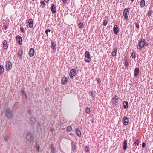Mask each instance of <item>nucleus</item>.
<instances>
[{"label": "nucleus", "mask_w": 153, "mask_h": 153, "mask_svg": "<svg viewBox=\"0 0 153 153\" xmlns=\"http://www.w3.org/2000/svg\"><path fill=\"white\" fill-rule=\"evenodd\" d=\"M56 7H55L54 4H51V10L52 12L54 14L56 13Z\"/></svg>", "instance_id": "9d476101"}, {"label": "nucleus", "mask_w": 153, "mask_h": 153, "mask_svg": "<svg viewBox=\"0 0 153 153\" xmlns=\"http://www.w3.org/2000/svg\"><path fill=\"white\" fill-rule=\"evenodd\" d=\"M5 29H6L7 27H5Z\"/></svg>", "instance_id": "864d4df0"}, {"label": "nucleus", "mask_w": 153, "mask_h": 153, "mask_svg": "<svg viewBox=\"0 0 153 153\" xmlns=\"http://www.w3.org/2000/svg\"><path fill=\"white\" fill-rule=\"evenodd\" d=\"M90 112V109L88 107H87L86 108V112L88 114H89Z\"/></svg>", "instance_id": "cd10ccee"}, {"label": "nucleus", "mask_w": 153, "mask_h": 153, "mask_svg": "<svg viewBox=\"0 0 153 153\" xmlns=\"http://www.w3.org/2000/svg\"><path fill=\"white\" fill-rule=\"evenodd\" d=\"M113 30L115 34H117L118 33L119 29L117 25L114 26Z\"/></svg>", "instance_id": "ddd939ff"}, {"label": "nucleus", "mask_w": 153, "mask_h": 153, "mask_svg": "<svg viewBox=\"0 0 153 153\" xmlns=\"http://www.w3.org/2000/svg\"><path fill=\"white\" fill-rule=\"evenodd\" d=\"M113 103L114 105L117 104L119 101V98L117 96H114L112 98Z\"/></svg>", "instance_id": "20e7f679"}, {"label": "nucleus", "mask_w": 153, "mask_h": 153, "mask_svg": "<svg viewBox=\"0 0 153 153\" xmlns=\"http://www.w3.org/2000/svg\"><path fill=\"white\" fill-rule=\"evenodd\" d=\"M34 50L33 48H31L29 51V55L30 57L33 56L34 53Z\"/></svg>", "instance_id": "2eb2a0df"}, {"label": "nucleus", "mask_w": 153, "mask_h": 153, "mask_svg": "<svg viewBox=\"0 0 153 153\" xmlns=\"http://www.w3.org/2000/svg\"><path fill=\"white\" fill-rule=\"evenodd\" d=\"M51 46L52 48L53 47V48H55L56 46L55 43L53 42H52L51 43Z\"/></svg>", "instance_id": "c85d7f7f"}, {"label": "nucleus", "mask_w": 153, "mask_h": 153, "mask_svg": "<svg viewBox=\"0 0 153 153\" xmlns=\"http://www.w3.org/2000/svg\"><path fill=\"white\" fill-rule=\"evenodd\" d=\"M35 120L34 118H31L30 120V123L31 124L33 125V124L35 122Z\"/></svg>", "instance_id": "393cba45"}, {"label": "nucleus", "mask_w": 153, "mask_h": 153, "mask_svg": "<svg viewBox=\"0 0 153 153\" xmlns=\"http://www.w3.org/2000/svg\"><path fill=\"white\" fill-rule=\"evenodd\" d=\"M129 14V11L128 9L126 8L124 10L123 16L124 17L128 18Z\"/></svg>", "instance_id": "1a4fd4ad"}, {"label": "nucleus", "mask_w": 153, "mask_h": 153, "mask_svg": "<svg viewBox=\"0 0 153 153\" xmlns=\"http://www.w3.org/2000/svg\"><path fill=\"white\" fill-rule=\"evenodd\" d=\"M124 146H123V149L124 150H126V149L127 147V141L126 140H125L124 141Z\"/></svg>", "instance_id": "5701e85b"}, {"label": "nucleus", "mask_w": 153, "mask_h": 153, "mask_svg": "<svg viewBox=\"0 0 153 153\" xmlns=\"http://www.w3.org/2000/svg\"><path fill=\"white\" fill-rule=\"evenodd\" d=\"M117 50V49H115L114 50V51L112 52L111 54L113 56H116Z\"/></svg>", "instance_id": "a878e982"}, {"label": "nucleus", "mask_w": 153, "mask_h": 153, "mask_svg": "<svg viewBox=\"0 0 153 153\" xmlns=\"http://www.w3.org/2000/svg\"><path fill=\"white\" fill-rule=\"evenodd\" d=\"M134 143L135 144H137V145H139L138 141L137 140L135 141Z\"/></svg>", "instance_id": "a19ab883"}, {"label": "nucleus", "mask_w": 153, "mask_h": 153, "mask_svg": "<svg viewBox=\"0 0 153 153\" xmlns=\"http://www.w3.org/2000/svg\"><path fill=\"white\" fill-rule=\"evenodd\" d=\"M85 150L86 152H89L90 151L89 148L87 146H85Z\"/></svg>", "instance_id": "7c9ffc66"}, {"label": "nucleus", "mask_w": 153, "mask_h": 153, "mask_svg": "<svg viewBox=\"0 0 153 153\" xmlns=\"http://www.w3.org/2000/svg\"><path fill=\"white\" fill-rule=\"evenodd\" d=\"M85 61L87 62H89L91 61V59L89 52L88 51H86L85 53Z\"/></svg>", "instance_id": "7ed1b4c3"}, {"label": "nucleus", "mask_w": 153, "mask_h": 153, "mask_svg": "<svg viewBox=\"0 0 153 153\" xmlns=\"http://www.w3.org/2000/svg\"><path fill=\"white\" fill-rule=\"evenodd\" d=\"M67 0H62V1L63 3H66L67 2Z\"/></svg>", "instance_id": "49530a36"}, {"label": "nucleus", "mask_w": 153, "mask_h": 153, "mask_svg": "<svg viewBox=\"0 0 153 153\" xmlns=\"http://www.w3.org/2000/svg\"><path fill=\"white\" fill-rule=\"evenodd\" d=\"M51 31V30H50L49 29H47L46 31H45V32H46V34H48V32H50Z\"/></svg>", "instance_id": "79ce46f5"}, {"label": "nucleus", "mask_w": 153, "mask_h": 153, "mask_svg": "<svg viewBox=\"0 0 153 153\" xmlns=\"http://www.w3.org/2000/svg\"><path fill=\"white\" fill-rule=\"evenodd\" d=\"M67 78L66 77H63L62 78L61 80L62 83L63 84H66L67 82Z\"/></svg>", "instance_id": "f8f14e48"}, {"label": "nucleus", "mask_w": 153, "mask_h": 153, "mask_svg": "<svg viewBox=\"0 0 153 153\" xmlns=\"http://www.w3.org/2000/svg\"><path fill=\"white\" fill-rule=\"evenodd\" d=\"M4 140L6 142H7L9 140V137L7 136H5L4 138Z\"/></svg>", "instance_id": "2f4dec72"}, {"label": "nucleus", "mask_w": 153, "mask_h": 153, "mask_svg": "<svg viewBox=\"0 0 153 153\" xmlns=\"http://www.w3.org/2000/svg\"><path fill=\"white\" fill-rule=\"evenodd\" d=\"M72 145H73V146H72V148L73 151H75L76 149V146L74 145V143L73 142H72Z\"/></svg>", "instance_id": "bb28decb"}, {"label": "nucleus", "mask_w": 153, "mask_h": 153, "mask_svg": "<svg viewBox=\"0 0 153 153\" xmlns=\"http://www.w3.org/2000/svg\"><path fill=\"white\" fill-rule=\"evenodd\" d=\"M145 46H146V47L147 46H148V45H145Z\"/></svg>", "instance_id": "3c124183"}, {"label": "nucleus", "mask_w": 153, "mask_h": 153, "mask_svg": "<svg viewBox=\"0 0 153 153\" xmlns=\"http://www.w3.org/2000/svg\"><path fill=\"white\" fill-rule=\"evenodd\" d=\"M135 54L134 52L132 53V54H131V56L133 58V59L135 58Z\"/></svg>", "instance_id": "72a5a7b5"}, {"label": "nucleus", "mask_w": 153, "mask_h": 153, "mask_svg": "<svg viewBox=\"0 0 153 153\" xmlns=\"http://www.w3.org/2000/svg\"><path fill=\"white\" fill-rule=\"evenodd\" d=\"M22 94H23L25 96V98L26 99H27V96L26 94L25 93V92L24 91H22Z\"/></svg>", "instance_id": "473e14b6"}, {"label": "nucleus", "mask_w": 153, "mask_h": 153, "mask_svg": "<svg viewBox=\"0 0 153 153\" xmlns=\"http://www.w3.org/2000/svg\"><path fill=\"white\" fill-rule=\"evenodd\" d=\"M135 25H136V27L137 28H139V25L137 23H136L135 24Z\"/></svg>", "instance_id": "c03bdc74"}, {"label": "nucleus", "mask_w": 153, "mask_h": 153, "mask_svg": "<svg viewBox=\"0 0 153 153\" xmlns=\"http://www.w3.org/2000/svg\"><path fill=\"white\" fill-rule=\"evenodd\" d=\"M4 66L1 65H0V74H2L4 71Z\"/></svg>", "instance_id": "a211bd4d"}, {"label": "nucleus", "mask_w": 153, "mask_h": 153, "mask_svg": "<svg viewBox=\"0 0 153 153\" xmlns=\"http://www.w3.org/2000/svg\"><path fill=\"white\" fill-rule=\"evenodd\" d=\"M41 3L42 4H43L44 5H45V2L44 1H42L41 2Z\"/></svg>", "instance_id": "de8ad7c7"}, {"label": "nucleus", "mask_w": 153, "mask_h": 153, "mask_svg": "<svg viewBox=\"0 0 153 153\" xmlns=\"http://www.w3.org/2000/svg\"><path fill=\"white\" fill-rule=\"evenodd\" d=\"M151 10L149 11L148 13V15L149 16H150L151 15Z\"/></svg>", "instance_id": "4c0bfd02"}, {"label": "nucleus", "mask_w": 153, "mask_h": 153, "mask_svg": "<svg viewBox=\"0 0 153 153\" xmlns=\"http://www.w3.org/2000/svg\"><path fill=\"white\" fill-rule=\"evenodd\" d=\"M67 129L68 131H70L72 130V128L71 126H68L67 127Z\"/></svg>", "instance_id": "c756f323"}, {"label": "nucleus", "mask_w": 153, "mask_h": 153, "mask_svg": "<svg viewBox=\"0 0 153 153\" xmlns=\"http://www.w3.org/2000/svg\"><path fill=\"white\" fill-rule=\"evenodd\" d=\"M46 2H48L49 1V0H44Z\"/></svg>", "instance_id": "8fccbe9b"}, {"label": "nucleus", "mask_w": 153, "mask_h": 153, "mask_svg": "<svg viewBox=\"0 0 153 153\" xmlns=\"http://www.w3.org/2000/svg\"><path fill=\"white\" fill-rule=\"evenodd\" d=\"M125 65H126V66L127 67H128V65H128V62H125Z\"/></svg>", "instance_id": "09e8293b"}, {"label": "nucleus", "mask_w": 153, "mask_h": 153, "mask_svg": "<svg viewBox=\"0 0 153 153\" xmlns=\"http://www.w3.org/2000/svg\"><path fill=\"white\" fill-rule=\"evenodd\" d=\"M91 96H92V97L93 98L94 97V94L93 91H91Z\"/></svg>", "instance_id": "58836bf2"}, {"label": "nucleus", "mask_w": 153, "mask_h": 153, "mask_svg": "<svg viewBox=\"0 0 153 153\" xmlns=\"http://www.w3.org/2000/svg\"><path fill=\"white\" fill-rule=\"evenodd\" d=\"M28 25L30 28H32L33 26V22L32 19H30L28 20Z\"/></svg>", "instance_id": "9b49d317"}, {"label": "nucleus", "mask_w": 153, "mask_h": 153, "mask_svg": "<svg viewBox=\"0 0 153 153\" xmlns=\"http://www.w3.org/2000/svg\"><path fill=\"white\" fill-rule=\"evenodd\" d=\"M76 132L77 134V136L79 137L81 135V132L80 130V129L79 128H77L76 129Z\"/></svg>", "instance_id": "412c9836"}, {"label": "nucleus", "mask_w": 153, "mask_h": 153, "mask_svg": "<svg viewBox=\"0 0 153 153\" xmlns=\"http://www.w3.org/2000/svg\"><path fill=\"white\" fill-rule=\"evenodd\" d=\"M20 30L21 32H23L24 31V28L23 27H21L20 28Z\"/></svg>", "instance_id": "37998d69"}, {"label": "nucleus", "mask_w": 153, "mask_h": 153, "mask_svg": "<svg viewBox=\"0 0 153 153\" xmlns=\"http://www.w3.org/2000/svg\"><path fill=\"white\" fill-rule=\"evenodd\" d=\"M145 43V40L144 39H141L140 40L138 45L139 46L140 48H143L144 46Z\"/></svg>", "instance_id": "39448f33"}, {"label": "nucleus", "mask_w": 153, "mask_h": 153, "mask_svg": "<svg viewBox=\"0 0 153 153\" xmlns=\"http://www.w3.org/2000/svg\"><path fill=\"white\" fill-rule=\"evenodd\" d=\"M6 117L9 119L12 118L13 117V114L12 111L9 109H7L5 112Z\"/></svg>", "instance_id": "f257e3e1"}, {"label": "nucleus", "mask_w": 153, "mask_h": 153, "mask_svg": "<svg viewBox=\"0 0 153 153\" xmlns=\"http://www.w3.org/2000/svg\"><path fill=\"white\" fill-rule=\"evenodd\" d=\"M3 46L4 48H6L7 47V48L8 47V44L6 40L4 41L3 42Z\"/></svg>", "instance_id": "4be33fe9"}, {"label": "nucleus", "mask_w": 153, "mask_h": 153, "mask_svg": "<svg viewBox=\"0 0 153 153\" xmlns=\"http://www.w3.org/2000/svg\"><path fill=\"white\" fill-rule=\"evenodd\" d=\"M83 25V24L82 23H80L79 25V26L80 28H82Z\"/></svg>", "instance_id": "c9c22d12"}, {"label": "nucleus", "mask_w": 153, "mask_h": 153, "mask_svg": "<svg viewBox=\"0 0 153 153\" xmlns=\"http://www.w3.org/2000/svg\"><path fill=\"white\" fill-rule=\"evenodd\" d=\"M36 148L37 149V150L39 152V150L40 149V146H36Z\"/></svg>", "instance_id": "ea45409f"}, {"label": "nucleus", "mask_w": 153, "mask_h": 153, "mask_svg": "<svg viewBox=\"0 0 153 153\" xmlns=\"http://www.w3.org/2000/svg\"><path fill=\"white\" fill-rule=\"evenodd\" d=\"M51 153H55V148L54 147L53 145L51 144Z\"/></svg>", "instance_id": "6ab92c4d"}, {"label": "nucleus", "mask_w": 153, "mask_h": 153, "mask_svg": "<svg viewBox=\"0 0 153 153\" xmlns=\"http://www.w3.org/2000/svg\"><path fill=\"white\" fill-rule=\"evenodd\" d=\"M123 105L124 108L125 109L127 108L128 106V102L126 101H124L123 102Z\"/></svg>", "instance_id": "aec40b11"}, {"label": "nucleus", "mask_w": 153, "mask_h": 153, "mask_svg": "<svg viewBox=\"0 0 153 153\" xmlns=\"http://www.w3.org/2000/svg\"><path fill=\"white\" fill-rule=\"evenodd\" d=\"M140 4L142 7H143L145 5V1L144 0H141L140 2Z\"/></svg>", "instance_id": "b1692460"}, {"label": "nucleus", "mask_w": 153, "mask_h": 153, "mask_svg": "<svg viewBox=\"0 0 153 153\" xmlns=\"http://www.w3.org/2000/svg\"><path fill=\"white\" fill-rule=\"evenodd\" d=\"M76 71L74 69H71V70L70 73V76L71 78H73V77L76 75Z\"/></svg>", "instance_id": "423d86ee"}, {"label": "nucleus", "mask_w": 153, "mask_h": 153, "mask_svg": "<svg viewBox=\"0 0 153 153\" xmlns=\"http://www.w3.org/2000/svg\"><path fill=\"white\" fill-rule=\"evenodd\" d=\"M145 144L144 143H143L142 145V147L143 148L145 147Z\"/></svg>", "instance_id": "a18cd8bd"}, {"label": "nucleus", "mask_w": 153, "mask_h": 153, "mask_svg": "<svg viewBox=\"0 0 153 153\" xmlns=\"http://www.w3.org/2000/svg\"><path fill=\"white\" fill-rule=\"evenodd\" d=\"M107 23V22L106 20H104L103 22V25L105 26Z\"/></svg>", "instance_id": "f704fd0d"}, {"label": "nucleus", "mask_w": 153, "mask_h": 153, "mask_svg": "<svg viewBox=\"0 0 153 153\" xmlns=\"http://www.w3.org/2000/svg\"><path fill=\"white\" fill-rule=\"evenodd\" d=\"M17 40L19 44H22V38L20 36L18 35L17 36Z\"/></svg>", "instance_id": "4468645a"}, {"label": "nucleus", "mask_w": 153, "mask_h": 153, "mask_svg": "<svg viewBox=\"0 0 153 153\" xmlns=\"http://www.w3.org/2000/svg\"><path fill=\"white\" fill-rule=\"evenodd\" d=\"M26 138L28 141L31 142L34 139V136L32 134L28 132L26 135Z\"/></svg>", "instance_id": "f03ea898"}, {"label": "nucleus", "mask_w": 153, "mask_h": 153, "mask_svg": "<svg viewBox=\"0 0 153 153\" xmlns=\"http://www.w3.org/2000/svg\"><path fill=\"white\" fill-rule=\"evenodd\" d=\"M129 122V119L128 118L126 117H124L123 119V123L125 125H128Z\"/></svg>", "instance_id": "6e6552de"}, {"label": "nucleus", "mask_w": 153, "mask_h": 153, "mask_svg": "<svg viewBox=\"0 0 153 153\" xmlns=\"http://www.w3.org/2000/svg\"><path fill=\"white\" fill-rule=\"evenodd\" d=\"M139 72V69L138 68H136L135 70L134 71V76H137Z\"/></svg>", "instance_id": "f3484780"}, {"label": "nucleus", "mask_w": 153, "mask_h": 153, "mask_svg": "<svg viewBox=\"0 0 153 153\" xmlns=\"http://www.w3.org/2000/svg\"><path fill=\"white\" fill-rule=\"evenodd\" d=\"M23 51L21 50L19 51L18 52V55L20 59H21L22 57Z\"/></svg>", "instance_id": "dca6fc26"}, {"label": "nucleus", "mask_w": 153, "mask_h": 153, "mask_svg": "<svg viewBox=\"0 0 153 153\" xmlns=\"http://www.w3.org/2000/svg\"><path fill=\"white\" fill-rule=\"evenodd\" d=\"M131 1H132V2H133V1H134V0H131Z\"/></svg>", "instance_id": "603ef678"}, {"label": "nucleus", "mask_w": 153, "mask_h": 153, "mask_svg": "<svg viewBox=\"0 0 153 153\" xmlns=\"http://www.w3.org/2000/svg\"><path fill=\"white\" fill-rule=\"evenodd\" d=\"M96 79L97 80V83L98 84H100L101 82V80L99 78H97Z\"/></svg>", "instance_id": "e433bc0d"}, {"label": "nucleus", "mask_w": 153, "mask_h": 153, "mask_svg": "<svg viewBox=\"0 0 153 153\" xmlns=\"http://www.w3.org/2000/svg\"><path fill=\"white\" fill-rule=\"evenodd\" d=\"M12 67V64L11 62L9 61H7L6 65V69L7 70H9Z\"/></svg>", "instance_id": "0eeeda50"}]
</instances>
